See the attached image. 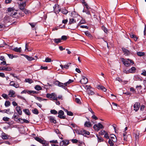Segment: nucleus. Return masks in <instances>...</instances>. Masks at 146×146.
<instances>
[{
	"label": "nucleus",
	"instance_id": "obj_1",
	"mask_svg": "<svg viewBox=\"0 0 146 146\" xmlns=\"http://www.w3.org/2000/svg\"><path fill=\"white\" fill-rule=\"evenodd\" d=\"M121 60L124 65L126 66H129L131 64H134L133 61L129 59H125L123 58H122Z\"/></svg>",
	"mask_w": 146,
	"mask_h": 146
},
{
	"label": "nucleus",
	"instance_id": "obj_2",
	"mask_svg": "<svg viewBox=\"0 0 146 146\" xmlns=\"http://www.w3.org/2000/svg\"><path fill=\"white\" fill-rule=\"evenodd\" d=\"M76 133L78 134H81L85 136L89 135L90 134V133L89 131L84 130H76Z\"/></svg>",
	"mask_w": 146,
	"mask_h": 146
},
{
	"label": "nucleus",
	"instance_id": "obj_3",
	"mask_svg": "<svg viewBox=\"0 0 146 146\" xmlns=\"http://www.w3.org/2000/svg\"><path fill=\"white\" fill-rule=\"evenodd\" d=\"M103 125L100 123H98V124H95L93 127V128L97 131H98L100 129H103Z\"/></svg>",
	"mask_w": 146,
	"mask_h": 146
},
{
	"label": "nucleus",
	"instance_id": "obj_4",
	"mask_svg": "<svg viewBox=\"0 0 146 146\" xmlns=\"http://www.w3.org/2000/svg\"><path fill=\"white\" fill-rule=\"evenodd\" d=\"M69 143V141L66 140L62 141L60 142V146H66Z\"/></svg>",
	"mask_w": 146,
	"mask_h": 146
},
{
	"label": "nucleus",
	"instance_id": "obj_5",
	"mask_svg": "<svg viewBox=\"0 0 146 146\" xmlns=\"http://www.w3.org/2000/svg\"><path fill=\"white\" fill-rule=\"evenodd\" d=\"M58 117L62 119H65V116L63 115L64 114V113L62 110H60L58 112Z\"/></svg>",
	"mask_w": 146,
	"mask_h": 146
},
{
	"label": "nucleus",
	"instance_id": "obj_6",
	"mask_svg": "<svg viewBox=\"0 0 146 146\" xmlns=\"http://www.w3.org/2000/svg\"><path fill=\"white\" fill-rule=\"evenodd\" d=\"M54 84L60 87H61L64 89H65L66 88V87L64 86V84L61 83L58 81H56L54 82Z\"/></svg>",
	"mask_w": 146,
	"mask_h": 146
},
{
	"label": "nucleus",
	"instance_id": "obj_7",
	"mask_svg": "<svg viewBox=\"0 0 146 146\" xmlns=\"http://www.w3.org/2000/svg\"><path fill=\"white\" fill-rule=\"evenodd\" d=\"M140 104L139 102L135 103L133 105L134 110L135 111H137L139 109L140 107Z\"/></svg>",
	"mask_w": 146,
	"mask_h": 146
},
{
	"label": "nucleus",
	"instance_id": "obj_8",
	"mask_svg": "<svg viewBox=\"0 0 146 146\" xmlns=\"http://www.w3.org/2000/svg\"><path fill=\"white\" fill-rule=\"evenodd\" d=\"M11 70V68L10 67H5L1 66L0 67V70L7 71Z\"/></svg>",
	"mask_w": 146,
	"mask_h": 146
},
{
	"label": "nucleus",
	"instance_id": "obj_9",
	"mask_svg": "<svg viewBox=\"0 0 146 146\" xmlns=\"http://www.w3.org/2000/svg\"><path fill=\"white\" fill-rule=\"evenodd\" d=\"M35 139L37 141L39 142L40 143L42 144H44L46 143V141L42 139L41 138L38 137H36L35 138Z\"/></svg>",
	"mask_w": 146,
	"mask_h": 146
},
{
	"label": "nucleus",
	"instance_id": "obj_10",
	"mask_svg": "<svg viewBox=\"0 0 146 146\" xmlns=\"http://www.w3.org/2000/svg\"><path fill=\"white\" fill-rule=\"evenodd\" d=\"M80 82L82 83L86 84L88 83V80L86 78L83 76L82 77V79L80 80Z\"/></svg>",
	"mask_w": 146,
	"mask_h": 146
},
{
	"label": "nucleus",
	"instance_id": "obj_11",
	"mask_svg": "<svg viewBox=\"0 0 146 146\" xmlns=\"http://www.w3.org/2000/svg\"><path fill=\"white\" fill-rule=\"evenodd\" d=\"M123 51L124 53V54L126 56H128L129 55L130 53V52L129 51L127 50L126 49L124 48H122Z\"/></svg>",
	"mask_w": 146,
	"mask_h": 146
},
{
	"label": "nucleus",
	"instance_id": "obj_12",
	"mask_svg": "<svg viewBox=\"0 0 146 146\" xmlns=\"http://www.w3.org/2000/svg\"><path fill=\"white\" fill-rule=\"evenodd\" d=\"M11 21V17L9 15L5 16L4 18V21L5 22H8Z\"/></svg>",
	"mask_w": 146,
	"mask_h": 146
},
{
	"label": "nucleus",
	"instance_id": "obj_13",
	"mask_svg": "<svg viewBox=\"0 0 146 146\" xmlns=\"http://www.w3.org/2000/svg\"><path fill=\"white\" fill-rule=\"evenodd\" d=\"M10 85L11 86H14L16 88H17L19 87V85L18 84H15L13 81H11Z\"/></svg>",
	"mask_w": 146,
	"mask_h": 146
},
{
	"label": "nucleus",
	"instance_id": "obj_14",
	"mask_svg": "<svg viewBox=\"0 0 146 146\" xmlns=\"http://www.w3.org/2000/svg\"><path fill=\"white\" fill-rule=\"evenodd\" d=\"M16 110L19 115H21L22 114V111L21 109V107L20 106H17L16 108Z\"/></svg>",
	"mask_w": 146,
	"mask_h": 146
},
{
	"label": "nucleus",
	"instance_id": "obj_15",
	"mask_svg": "<svg viewBox=\"0 0 146 146\" xmlns=\"http://www.w3.org/2000/svg\"><path fill=\"white\" fill-rule=\"evenodd\" d=\"M15 92L13 90H11L9 91L8 95L9 97H14Z\"/></svg>",
	"mask_w": 146,
	"mask_h": 146
},
{
	"label": "nucleus",
	"instance_id": "obj_16",
	"mask_svg": "<svg viewBox=\"0 0 146 146\" xmlns=\"http://www.w3.org/2000/svg\"><path fill=\"white\" fill-rule=\"evenodd\" d=\"M26 5L25 2H24L19 5V8L21 10H23L25 9V7Z\"/></svg>",
	"mask_w": 146,
	"mask_h": 146
},
{
	"label": "nucleus",
	"instance_id": "obj_17",
	"mask_svg": "<svg viewBox=\"0 0 146 146\" xmlns=\"http://www.w3.org/2000/svg\"><path fill=\"white\" fill-rule=\"evenodd\" d=\"M13 15H14L13 17L16 18H18L21 16V15L20 13H17L15 12L13 14Z\"/></svg>",
	"mask_w": 146,
	"mask_h": 146
},
{
	"label": "nucleus",
	"instance_id": "obj_18",
	"mask_svg": "<svg viewBox=\"0 0 146 146\" xmlns=\"http://www.w3.org/2000/svg\"><path fill=\"white\" fill-rule=\"evenodd\" d=\"M48 118L50 122L53 123H56V120L55 119L54 117L52 116H50Z\"/></svg>",
	"mask_w": 146,
	"mask_h": 146
},
{
	"label": "nucleus",
	"instance_id": "obj_19",
	"mask_svg": "<svg viewBox=\"0 0 146 146\" xmlns=\"http://www.w3.org/2000/svg\"><path fill=\"white\" fill-rule=\"evenodd\" d=\"M23 55L29 61H31L32 60L35 59L34 58H33L31 56H30L28 55Z\"/></svg>",
	"mask_w": 146,
	"mask_h": 146
},
{
	"label": "nucleus",
	"instance_id": "obj_20",
	"mask_svg": "<svg viewBox=\"0 0 146 146\" xmlns=\"http://www.w3.org/2000/svg\"><path fill=\"white\" fill-rule=\"evenodd\" d=\"M97 88L98 89H100L104 92H106L107 90L105 88L101 85H98L97 86Z\"/></svg>",
	"mask_w": 146,
	"mask_h": 146
},
{
	"label": "nucleus",
	"instance_id": "obj_21",
	"mask_svg": "<svg viewBox=\"0 0 146 146\" xmlns=\"http://www.w3.org/2000/svg\"><path fill=\"white\" fill-rule=\"evenodd\" d=\"M9 136L6 134L3 133L2 134L1 138L4 139H8Z\"/></svg>",
	"mask_w": 146,
	"mask_h": 146
},
{
	"label": "nucleus",
	"instance_id": "obj_22",
	"mask_svg": "<svg viewBox=\"0 0 146 146\" xmlns=\"http://www.w3.org/2000/svg\"><path fill=\"white\" fill-rule=\"evenodd\" d=\"M111 136L110 137V139L113 142H115L116 141V138L115 135L113 134L111 135Z\"/></svg>",
	"mask_w": 146,
	"mask_h": 146
},
{
	"label": "nucleus",
	"instance_id": "obj_23",
	"mask_svg": "<svg viewBox=\"0 0 146 146\" xmlns=\"http://www.w3.org/2000/svg\"><path fill=\"white\" fill-rule=\"evenodd\" d=\"M136 68L134 67H132L129 70V72L130 73H134L135 72Z\"/></svg>",
	"mask_w": 146,
	"mask_h": 146
},
{
	"label": "nucleus",
	"instance_id": "obj_24",
	"mask_svg": "<svg viewBox=\"0 0 146 146\" xmlns=\"http://www.w3.org/2000/svg\"><path fill=\"white\" fill-rule=\"evenodd\" d=\"M8 12H15L16 10L13 7H9L7 9Z\"/></svg>",
	"mask_w": 146,
	"mask_h": 146
},
{
	"label": "nucleus",
	"instance_id": "obj_25",
	"mask_svg": "<svg viewBox=\"0 0 146 146\" xmlns=\"http://www.w3.org/2000/svg\"><path fill=\"white\" fill-rule=\"evenodd\" d=\"M84 125L87 127H90L92 126V125L90 122L86 121L84 124Z\"/></svg>",
	"mask_w": 146,
	"mask_h": 146
},
{
	"label": "nucleus",
	"instance_id": "obj_26",
	"mask_svg": "<svg viewBox=\"0 0 146 146\" xmlns=\"http://www.w3.org/2000/svg\"><path fill=\"white\" fill-rule=\"evenodd\" d=\"M87 92L88 94L91 95H93L94 94V92L92 89H89L87 90Z\"/></svg>",
	"mask_w": 146,
	"mask_h": 146
},
{
	"label": "nucleus",
	"instance_id": "obj_27",
	"mask_svg": "<svg viewBox=\"0 0 146 146\" xmlns=\"http://www.w3.org/2000/svg\"><path fill=\"white\" fill-rule=\"evenodd\" d=\"M76 22V20L74 19H70L69 20V23L70 24L74 23Z\"/></svg>",
	"mask_w": 146,
	"mask_h": 146
},
{
	"label": "nucleus",
	"instance_id": "obj_28",
	"mask_svg": "<svg viewBox=\"0 0 146 146\" xmlns=\"http://www.w3.org/2000/svg\"><path fill=\"white\" fill-rule=\"evenodd\" d=\"M27 93L29 94H31L33 95V94H36L37 93V92L35 91L32 90H27Z\"/></svg>",
	"mask_w": 146,
	"mask_h": 146
},
{
	"label": "nucleus",
	"instance_id": "obj_29",
	"mask_svg": "<svg viewBox=\"0 0 146 146\" xmlns=\"http://www.w3.org/2000/svg\"><path fill=\"white\" fill-rule=\"evenodd\" d=\"M13 50L17 52H20L21 51V47L19 48L15 47L13 49Z\"/></svg>",
	"mask_w": 146,
	"mask_h": 146
},
{
	"label": "nucleus",
	"instance_id": "obj_30",
	"mask_svg": "<svg viewBox=\"0 0 146 146\" xmlns=\"http://www.w3.org/2000/svg\"><path fill=\"white\" fill-rule=\"evenodd\" d=\"M96 136L97 137L98 142H101L103 141V139L100 135H97Z\"/></svg>",
	"mask_w": 146,
	"mask_h": 146
},
{
	"label": "nucleus",
	"instance_id": "obj_31",
	"mask_svg": "<svg viewBox=\"0 0 146 146\" xmlns=\"http://www.w3.org/2000/svg\"><path fill=\"white\" fill-rule=\"evenodd\" d=\"M23 111L27 115H29L31 114V113L28 109H25L23 110Z\"/></svg>",
	"mask_w": 146,
	"mask_h": 146
},
{
	"label": "nucleus",
	"instance_id": "obj_32",
	"mask_svg": "<svg viewBox=\"0 0 146 146\" xmlns=\"http://www.w3.org/2000/svg\"><path fill=\"white\" fill-rule=\"evenodd\" d=\"M81 2L86 7L87 9H88V4L84 0H81Z\"/></svg>",
	"mask_w": 146,
	"mask_h": 146
},
{
	"label": "nucleus",
	"instance_id": "obj_33",
	"mask_svg": "<svg viewBox=\"0 0 146 146\" xmlns=\"http://www.w3.org/2000/svg\"><path fill=\"white\" fill-rule=\"evenodd\" d=\"M62 13L66 15L68 13V11L65 9H63L61 10Z\"/></svg>",
	"mask_w": 146,
	"mask_h": 146
},
{
	"label": "nucleus",
	"instance_id": "obj_34",
	"mask_svg": "<svg viewBox=\"0 0 146 146\" xmlns=\"http://www.w3.org/2000/svg\"><path fill=\"white\" fill-rule=\"evenodd\" d=\"M35 89L36 90L39 91L41 90L42 89V88L40 86L37 85L35 86Z\"/></svg>",
	"mask_w": 146,
	"mask_h": 146
},
{
	"label": "nucleus",
	"instance_id": "obj_35",
	"mask_svg": "<svg viewBox=\"0 0 146 146\" xmlns=\"http://www.w3.org/2000/svg\"><path fill=\"white\" fill-rule=\"evenodd\" d=\"M85 34L86 36L89 37V38H92V35H91V34L89 32H88V31H86L85 32Z\"/></svg>",
	"mask_w": 146,
	"mask_h": 146
},
{
	"label": "nucleus",
	"instance_id": "obj_36",
	"mask_svg": "<svg viewBox=\"0 0 146 146\" xmlns=\"http://www.w3.org/2000/svg\"><path fill=\"white\" fill-rule=\"evenodd\" d=\"M54 95V93H52L51 94H47L46 95V97L48 98H52L53 95Z\"/></svg>",
	"mask_w": 146,
	"mask_h": 146
},
{
	"label": "nucleus",
	"instance_id": "obj_37",
	"mask_svg": "<svg viewBox=\"0 0 146 146\" xmlns=\"http://www.w3.org/2000/svg\"><path fill=\"white\" fill-rule=\"evenodd\" d=\"M20 120H23V122H24V123H29V121L25 119H22L19 118V119H18V121H20Z\"/></svg>",
	"mask_w": 146,
	"mask_h": 146
},
{
	"label": "nucleus",
	"instance_id": "obj_38",
	"mask_svg": "<svg viewBox=\"0 0 146 146\" xmlns=\"http://www.w3.org/2000/svg\"><path fill=\"white\" fill-rule=\"evenodd\" d=\"M33 113L37 115L38 113V110L36 108H35L34 109L32 110Z\"/></svg>",
	"mask_w": 146,
	"mask_h": 146
},
{
	"label": "nucleus",
	"instance_id": "obj_39",
	"mask_svg": "<svg viewBox=\"0 0 146 146\" xmlns=\"http://www.w3.org/2000/svg\"><path fill=\"white\" fill-rule=\"evenodd\" d=\"M137 54L138 56H141L144 55L145 53L144 52H137Z\"/></svg>",
	"mask_w": 146,
	"mask_h": 146
},
{
	"label": "nucleus",
	"instance_id": "obj_40",
	"mask_svg": "<svg viewBox=\"0 0 146 146\" xmlns=\"http://www.w3.org/2000/svg\"><path fill=\"white\" fill-rule=\"evenodd\" d=\"M54 40L55 42L56 43L58 44L59 42H61V39L60 38L58 39L55 38Z\"/></svg>",
	"mask_w": 146,
	"mask_h": 146
},
{
	"label": "nucleus",
	"instance_id": "obj_41",
	"mask_svg": "<svg viewBox=\"0 0 146 146\" xmlns=\"http://www.w3.org/2000/svg\"><path fill=\"white\" fill-rule=\"evenodd\" d=\"M52 99L54 100L57 101L58 100V98L56 94H55V93H54V95H53L52 97Z\"/></svg>",
	"mask_w": 146,
	"mask_h": 146
},
{
	"label": "nucleus",
	"instance_id": "obj_42",
	"mask_svg": "<svg viewBox=\"0 0 146 146\" xmlns=\"http://www.w3.org/2000/svg\"><path fill=\"white\" fill-rule=\"evenodd\" d=\"M50 112L51 113L54 115H56L58 113L57 111L54 110H51Z\"/></svg>",
	"mask_w": 146,
	"mask_h": 146
},
{
	"label": "nucleus",
	"instance_id": "obj_43",
	"mask_svg": "<svg viewBox=\"0 0 146 146\" xmlns=\"http://www.w3.org/2000/svg\"><path fill=\"white\" fill-rule=\"evenodd\" d=\"M26 82H28L30 84H31L33 82L32 80L30 79H25Z\"/></svg>",
	"mask_w": 146,
	"mask_h": 146
},
{
	"label": "nucleus",
	"instance_id": "obj_44",
	"mask_svg": "<svg viewBox=\"0 0 146 146\" xmlns=\"http://www.w3.org/2000/svg\"><path fill=\"white\" fill-rule=\"evenodd\" d=\"M71 64V63H68L67 64L64 65V68H65L66 69H67L69 67L70 65Z\"/></svg>",
	"mask_w": 146,
	"mask_h": 146
},
{
	"label": "nucleus",
	"instance_id": "obj_45",
	"mask_svg": "<svg viewBox=\"0 0 146 146\" xmlns=\"http://www.w3.org/2000/svg\"><path fill=\"white\" fill-rule=\"evenodd\" d=\"M44 61L47 62H50L51 61V60L50 58L47 57L45 58V60Z\"/></svg>",
	"mask_w": 146,
	"mask_h": 146
},
{
	"label": "nucleus",
	"instance_id": "obj_46",
	"mask_svg": "<svg viewBox=\"0 0 146 146\" xmlns=\"http://www.w3.org/2000/svg\"><path fill=\"white\" fill-rule=\"evenodd\" d=\"M5 105L6 107H8L10 105V102L8 101H6L5 103Z\"/></svg>",
	"mask_w": 146,
	"mask_h": 146
},
{
	"label": "nucleus",
	"instance_id": "obj_47",
	"mask_svg": "<svg viewBox=\"0 0 146 146\" xmlns=\"http://www.w3.org/2000/svg\"><path fill=\"white\" fill-rule=\"evenodd\" d=\"M113 141H111L110 139H109L108 143L111 146H113L114 145L113 143Z\"/></svg>",
	"mask_w": 146,
	"mask_h": 146
},
{
	"label": "nucleus",
	"instance_id": "obj_48",
	"mask_svg": "<svg viewBox=\"0 0 146 146\" xmlns=\"http://www.w3.org/2000/svg\"><path fill=\"white\" fill-rule=\"evenodd\" d=\"M75 102L78 104H81V102L80 99L78 98H76L75 99Z\"/></svg>",
	"mask_w": 146,
	"mask_h": 146
},
{
	"label": "nucleus",
	"instance_id": "obj_49",
	"mask_svg": "<svg viewBox=\"0 0 146 146\" xmlns=\"http://www.w3.org/2000/svg\"><path fill=\"white\" fill-rule=\"evenodd\" d=\"M17 115V113H16V112L14 114V115L13 117V118L15 119H16L18 120V119H19V118L17 117H16Z\"/></svg>",
	"mask_w": 146,
	"mask_h": 146
},
{
	"label": "nucleus",
	"instance_id": "obj_50",
	"mask_svg": "<svg viewBox=\"0 0 146 146\" xmlns=\"http://www.w3.org/2000/svg\"><path fill=\"white\" fill-rule=\"evenodd\" d=\"M2 96L5 99H7L8 98V95L5 94H3L2 95Z\"/></svg>",
	"mask_w": 146,
	"mask_h": 146
},
{
	"label": "nucleus",
	"instance_id": "obj_51",
	"mask_svg": "<svg viewBox=\"0 0 146 146\" xmlns=\"http://www.w3.org/2000/svg\"><path fill=\"white\" fill-rule=\"evenodd\" d=\"M139 132H137L135 134V137L136 140H138L139 139Z\"/></svg>",
	"mask_w": 146,
	"mask_h": 146
},
{
	"label": "nucleus",
	"instance_id": "obj_52",
	"mask_svg": "<svg viewBox=\"0 0 146 146\" xmlns=\"http://www.w3.org/2000/svg\"><path fill=\"white\" fill-rule=\"evenodd\" d=\"M71 141L73 143H76L78 142V140L76 139H72Z\"/></svg>",
	"mask_w": 146,
	"mask_h": 146
},
{
	"label": "nucleus",
	"instance_id": "obj_53",
	"mask_svg": "<svg viewBox=\"0 0 146 146\" xmlns=\"http://www.w3.org/2000/svg\"><path fill=\"white\" fill-rule=\"evenodd\" d=\"M126 132H125L124 133H123V136L124 137V140H126V139L127 138V136L126 135Z\"/></svg>",
	"mask_w": 146,
	"mask_h": 146
},
{
	"label": "nucleus",
	"instance_id": "obj_54",
	"mask_svg": "<svg viewBox=\"0 0 146 146\" xmlns=\"http://www.w3.org/2000/svg\"><path fill=\"white\" fill-rule=\"evenodd\" d=\"M50 143H56V144L58 143V142L57 140H52L50 141Z\"/></svg>",
	"mask_w": 146,
	"mask_h": 146
},
{
	"label": "nucleus",
	"instance_id": "obj_55",
	"mask_svg": "<svg viewBox=\"0 0 146 146\" xmlns=\"http://www.w3.org/2000/svg\"><path fill=\"white\" fill-rule=\"evenodd\" d=\"M60 39H61V40H66L67 39V37L66 36L63 35L61 37V38Z\"/></svg>",
	"mask_w": 146,
	"mask_h": 146
},
{
	"label": "nucleus",
	"instance_id": "obj_56",
	"mask_svg": "<svg viewBox=\"0 0 146 146\" xmlns=\"http://www.w3.org/2000/svg\"><path fill=\"white\" fill-rule=\"evenodd\" d=\"M4 27V25L3 24H0V31L3 30V28Z\"/></svg>",
	"mask_w": 146,
	"mask_h": 146
},
{
	"label": "nucleus",
	"instance_id": "obj_57",
	"mask_svg": "<svg viewBox=\"0 0 146 146\" xmlns=\"http://www.w3.org/2000/svg\"><path fill=\"white\" fill-rule=\"evenodd\" d=\"M9 118L7 117H3V119L5 121H8L9 120Z\"/></svg>",
	"mask_w": 146,
	"mask_h": 146
},
{
	"label": "nucleus",
	"instance_id": "obj_58",
	"mask_svg": "<svg viewBox=\"0 0 146 146\" xmlns=\"http://www.w3.org/2000/svg\"><path fill=\"white\" fill-rule=\"evenodd\" d=\"M129 35L131 38H133L136 36L135 35L133 34V33H130L129 34Z\"/></svg>",
	"mask_w": 146,
	"mask_h": 146
},
{
	"label": "nucleus",
	"instance_id": "obj_59",
	"mask_svg": "<svg viewBox=\"0 0 146 146\" xmlns=\"http://www.w3.org/2000/svg\"><path fill=\"white\" fill-rule=\"evenodd\" d=\"M6 62L5 61H3V62H1L0 64L1 66H3L5 65H7V64H6Z\"/></svg>",
	"mask_w": 146,
	"mask_h": 146
},
{
	"label": "nucleus",
	"instance_id": "obj_60",
	"mask_svg": "<svg viewBox=\"0 0 146 146\" xmlns=\"http://www.w3.org/2000/svg\"><path fill=\"white\" fill-rule=\"evenodd\" d=\"M67 114L69 116H73V113L70 111H68V112L67 113Z\"/></svg>",
	"mask_w": 146,
	"mask_h": 146
},
{
	"label": "nucleus",
	"instance_id": "obj_61",
	"mask_svg": "<svg viewBox=\"0 0 146 146\" xmlns=\"http://www.w3.org/2000/svg\"><path fill=\"white\" fill-rule=\"evenodd\" d=\"M14 13V12H8V14L9 15H10L11 16L13 17V14Z\"/></svg>",
	"mask_w": 146,
	"mask_h": 146
},
{
	"label": "nucleus",
	"instance_id": "obj_62",
	"mask_svg": "<svg viewBox=\"0 0 146 146\" xmlns=\"http://www.w3.org/2000/svg\"><path fill=\"white\" fill-rule=\"evenodd\" d=\"M85 21L84 20L81 21L78 24V25L79 26L81 24H84L85 23Z\"/></svg>",
	"mask_w": 146,
	"mask_h": 146
},
{
	"label": "nucleus",
	"instance_id": "obj_63",
	"mask_svg": "<svg viewBox=\"0 0 146 146\" xmlns=\"http://www.w3.org/2000/svg\"><path fill=\"white\" fill-rule=\"evenodd\" d=\"M85 88L87 90H88L89 89H90L91 88V87L90 86L87 85L86 86Z\"/></svg>",
	"mask_w": 146,
	"mask_h": 146
},
{
	"label": "nucleus",
	"instance_id": "obj_64",
	"mask_svg": "<svg viewBox=\"0 0 146 146\" xmlns=\"http://www.w3.org/2000/svg\"><path fill=\"white\" fill-rule=\"evenodd\" d=\"M141 74L144 75V76H146V71L144 70H143V72L141 73Z\"/></svg>",
	"mask_w": 146,
	"mask_h": 146
}]
</instances>
